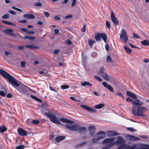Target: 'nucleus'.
<instances>
[{"mask_svg":"<svg viewBox=\"0 0 149 149\" xmlns=\"http://www.w3.org/2000/svg\"><path fill=\"white\" fill-rule=\"evenodd\" d=\"M115 138L112 137L104 139L102 141L103 144H106L107 143L111 144V148L115 145H120L119 146H124V147H129L130 145L125 144L124 139L120 136H118L116 141H114Z\"/></svg>","mask_w":149,"mask_h":149,"instance_id":"1","label":"nucleus"},{"mask_svg":"<svg viewBox=\"0 0 149 149\" xmlns=\"http://www.w3.org/2000/svg\"><path fill=\"white\" fill-rule=\"evenodd\" d=\"M0 74L5 79H7L10 84L15 88H17L16 87H19V82L8 72L2 69H0Z\"/></svg>","mask_w":149,"mask_h":149,"instance_id":"2","label":"nucleus"},{"mask_svg":"<svg viewBox=\"0 0 149 149\" xmlns=\"http://www.w3.org/2000/svg\"><path fill=\"white\" fill-rule=\"evenodd\" d=\"M148 111L147 108L144 107H138L137 109L136 106H134L132 109V114L136 116H141L145 117L146 116L145 115V111Z\"/></svg>","mask_w":149,"mask_h":149,"instance_id":"3","label":"nucleus"},{"mask_svg":"<svg viewBox=\"0 0 149 149\" xmlns=\"http://www.w3.org/2000/svg\"><path fill=\"white\" fill-rule=\"evenodd\" d=\"M45 114L49 118L50 120L53 123L58 125L61 124L60 120L55 115L49 113H45Z\"/></svg>","mask_w":149,"mask_h":149,"instance_id":"4","label":"nucleus"},{"mask_svg":"<svg viewBox=\"0 0 149 149\" xmlns=\"http://www.w3.org/2000/svg\"><path fill=\"white\" fill-rule=\"evenodd\" d=\"M101 37L102 38L104 42L106 43L107 41V36L106 33H97L95 34V38L96 41L99 42L101 41Z\"/></svg>","mask_w":149,"mask_h":149,"instance_id":"5","label":"nucleus"},{"mask_svg":"<svg viewBox=\"0 0 149 149\" xmlns=\"http://www.w3.org/2000/svg\"><path fill=\"white\" fill-rule=\"evenodd\" d=\"M120 39L126 43L128 40V38L124 29H122L120 34Z\"/></svg>","mask_w":149,"mask_h":149,"instance_id":"6","label":"nucleus"},{"mask_svg":"<svg viewBox=\"0 0 149 149\" xmlns=\"http://www.w3.org/2000/svg\"><path fill=\"white\" fill-rule=\"evenodd\" d=\"M65 126L68 129L74 132L78 131L79 127V126L78 125L71 124H66Z\"/></svg>","mask_w":149,"mask_h":149,"instance_id":"7","label":"nucleus"},{"mask_svg":"<svg viewBox=\"0 0 149 149\" xmlns=\"http://www.w3.org/2000/svg\"><path fill=\"white\" fill-rule=\"evenodd\" d=\"M100 72L101 74V76L102 77L107 81H109V77L107 74L104 71L103 67H101L100 69Z\"/></svg>","mask_w":149,"mask_h":149,"instance_id":"8","label":"nucleus"},{"mask_svg":"<svg viewBox=\"0 0 149 149\" xmlns=\"http://www.w3.org/2000/svg\"><path fill=\"white\" fill-rule=\"evenodd\" d=\"M111 18L115 26L118 25L119 24V22L117 18L116 17L113 12H111Z\"/></svg>","mask_w":149,"mask_h":149,"instance_id":"9","label":"nucleus"},{"mask_svg":"<svg viewBox=\"0 0 149 149\" xmlns=\"http://www.w3.org/2000/svg\"><path fill=\"white\" fill-rule=\"evenodd\" d=\"M80 107L90 112L95 113L96 112V110L94 109L90 108V107L85 105H80Z\"/></svg>","mask_w":149,"mask_h":149,"instance_id":"10","label":"nucleus"},{"mask_svg":"<svg viewBox=\"0 0 149 149\" xmlns=\"http://www.w3.org/2000/svg\"><path fill=\"white\" fill-rule=\"evenodd\" d=\"M95 135L96 137H97L100 140L104 138L106 136V134L104 132L101 131L98 132Z\"/></svg>","mask_w":149,"mask_h":149,"instance_id":"11","label":"nucleus"},{"mask_svg":"<svg viewBox=\"0 0 149 149\" xmlns=\"http://www.w3.org/2000/svg\"><path fill=\"white\" fill-rule=\"evenodd\" d=\"M17 132L21 136H26L27 135V133L26 131L21 128L18 129Z\"/></svg>","mask_w":149,"mask_h":149,"instance_id":"12","label":"nucleus"},{"mask_svg":"<svg viewBox=\"0 0 149 149\" xmlns=\"http://www.w3.org/2000/svg\"><path fill=\"white\" fill-rule=\"evenodd\" d=\"M104 86L109 89L111 92L113 93V88L109 84H107L106 82H104L102 83Z\"/></svg>","mask_w":149,"mask_h":149,"instance_id":"13","label":"nucleus"},{"mask_svg":"<svg viewBox=\"0 0 149 149\" xmlns=\"http://www.w3.org/2000/svg\"><path fill=\"white\" fill-rule=\"evenodd\" d=\"M107 136L109 137L120 135L119 133H117L116 132L113 131H109L107 132Z\"/></svg>","mask_w":149,"mask_h":149,"instance_id":"14","label":"nucleus"},{"mask_svg":"<svg viewBox=\"0 0 149 149\" xmlns=\"http://www.w3.org/2000/svg\"><path fill=\"white\" fill-rule=\"evenodd\" d=\"M88 130L89 132V134L91 136H93L95 133V130L94 127L93 126L89 127L88 128Z\"/></svg>","mask_w":149,"mask_h":149,"instance_id":"15","label":"nucleus"},{"mask_svg":"<svg viewBox=\"0 0 149 149\" xmlns=\"http://www.w3.org/2000/svg\"><path fill=\"white\" fill-rule=\"evenodd\" d=\"M23 16L24 18L29 19H33L35 18V16L33 15L24 14Z\"/></svg>","mask_w":149,"mask_h":149,"instance_id":"16","label":"nucleus"},{"mask_svg":"<svg viewBox=\"0 0 149 149\" xmlns=\"http://www.w3.org/2000/svg\"><path fill=\"white\" fill-rule=\"evenodd\" d=\"M3 32L12 36H16L15 34L12 33L13 32V31L12 29H6Z\"/></svg>","mask_w":149,"mask_h":149,"instance_id":"17","label":"nucleus"},{"mask_svg":"<svg viewBox=\"0 0 149 149\" xmlns=\"http://www.w3.org/2000/svg\"><path fill=\"white\" fill-rule=\"evenodd\" d=\"M78 130L80 133L84 134L87 131V129L84 127H79Z\"/></svg>","mask_w":149,"mask_h":149,"instance_id":"18","label":"nucleus"},{"mask_svg":"<svg viewBox=\"0 0 149 149\" xmlns=\"http://www.w3.org/2000/svg\"><path fill=\"white\" fill-rule=\"evenodd\" d=\"M60 120L63 122L65 123L72 124L74 123V122L72 121L68 120L64 118H61L60 119Z\"/></svg>","mask_w":149,"mask_h":149,"instance_id":"19","label":"nucleus"},{"mask_svg":"<svg viewBox=\"0 0 149 149\" xmlns=\"http://www.w3.org/2000/svg\"><path fill=\"white\" fill-rule=\"evenodd\" d=\"M126 94L128 96L131 97L134 99H136L137 97L136 95L130 91H127Z\"/></svg>","mask_w":149,"mask_h":149,"instance_id":"20","label":"nucleus"},{"mask_svg":"<svg viewBox=\"0 0 149 149\" xmlns=\"http://www.w3.org/2000/svg\"><path fill=\"white\" fill-rule=\"evenodd\" d=\"M129 149H145V148L141 146L136 147L135 146H130Z\"/></svg>","mask_w":149,"mask_h":149,"instance_id":"21","label":"nucleus"},{"mask_svg":"<svg viewBox=\"0 0 149 149\" xmlns=\"http://www.w3.org/2000/svg\"><path fill=\"white\" fill-rule=\"evenodd\" d=\"M65 137L63 136H59L56 137L55 140L56 142H59L60 141L64 140Z\"/></svg>","mask_w":149,"mask_h":149,"instance_id":"22","label":"nucleus"},{"mask_svg":"<svg viewBox=\"0 0 149 149\" xmlns=\"http://www.w3.org/2000/svg\"><path fill=\"white\" fill-rule=\"evenodd\" d=\"M25 47L27 48L33 49H38L39 48V47L38 46H33L31 45H26L25 46Z\"/></svg>","mask_w":149,"mask_h":149,"instance_id":"23","label":"nucleus"},{"mask_svg":"<svg viewBox=\"0 0 149 149\" xmlns=\"http://www.w3.org/2000/svg\"><path fill=\"white\" fill-rule=\"evenodd\" d=\"M141 44L143 45L148 46L149 45V41L148 40H144L141 42Z\"/></svg>","mask_w":149,"mask_h":149,"instance_id":"24","label":"nucleus"},{"mask_svg":"<svg viewBox=\"0 0 149 149\" xmlns=\"http://www.w3.org/2000/svg\"><path fill=\"white\" fill-rule=\"evenodd\" d=\"M105 146L100 149H110L111 148V144H109L108 143H107L105 144Z\"/></svg>","mask_w":149,"mask_h":149,"instance_id":"25","label":"nucleus"},{"mask_svg":"<svg viewBox=\"0 0 149 149\" xmlns=\"http://www.w3.org/2000/svg\"><path fill=\"white\" fill-rule=\"evenodd\" d=\"M104 106V104H103L100 103L94 106V108L97 109H100Z\"/></svg>","mask_w":149,"mask_h":149,"instance_id":"26","label":"nucleus"},{"mask_svg":"<svg viewBox=\"0 0 149 149\" xmlns=\"http://www.w3.org/2000/svg\"><path fill=\"white\" fill-rule=\"evenodd\" d=\"M19 88H17V89L19 91L22 92H24V89L26 88V87L23 85H19Z\"/></svg>","mask_w":149,"mask_h":149,"instance_id":"27","label":"nucleus"},{"mask_svg":"<svg viewBox=\"0 0 149 149\" xmlns=\"http://www.w3.org/2000/svg\"><path fill=\"white\" fill-rule=\"evenodd\" d=\"M81 85L82 86H85L86 85H88L90 87H91L92 86L91 84H90L89 82L87 81H86L81 83Z\"/></svg>","mask_w":149,"mask_h":149,"instance_id":"28","label":"nucleus"},{"mask_svg":"<svg viewBox=\"0 0 149 149\" xmlns=\"http://www.w3.org/2000/svg\"><path fill=\"white\" fill-rule=\"evenodd\" d=\"M129 137L130 139L132 140L135 141L138 140L139 139V138L135 137L134 136H132L131 135H129Z\"/></svg>","mask_w":149,"mask_h":149,"instance_id":"29","label":"nucleus"},{"mask_svg":"<svg viewBox=\"0 0 149 149\" xmlns=\"http://www.w3.org/2000/svg\"><path fill=\"white\" fill-rule=\"evenodd\" d=\"M123 47L127 53L130 54L131 52V49L127 46H123Z\"/></svg>","mask_w":149,"mask_h":149,"instance_id":"30","label":"nucleus"},{"mask_svg":"<svg viewBox=\"0 0 149 149\" xmlns=\"http://www.w3.org/2000/svg\"><path fill=\"white\" fill-rule=\"evenodd\" d=\"M30 97L31 98L34 99L35 100H36L37 101H38L39 102H42V101L41 100L39 99L37 97L34 96V95H30Z\"/></svg>","mask_w":149,"mask_h":149,"instance_id":"31","label":"nucleus"},{"mask_svg":"<svg viewBox=\"0 0 149 149\" xmlns=\"http://www.w3.org/2000/svg\"><path fill=\"white\" fill-rule=\"evenodd\" d=\"M99 140V139L97 137H96V135H95L92 139V141L93 143H96Z\"/></svg>","mask_w":149,"mask_h":149,"instance_id":"32","label":"nucleus"},{"mask_svg":"<svg viewBox=\"0 0 149 149\" xmlns=\"http://www.w3.org/2000/svg\"><path fill=\"white\" fill-rule=\"evenodd\" d=\"M4 54L5 55L9 57H11L13 56V54L10 52L5 51Z\"/></svg>","mask_w":149,"mask_h":149,"instance_id":"33","label":"nucleus"},{"mask_svg":"<svg viewBox=\"0 0 149 149\" xmlns=\"http://www.w3.org/2000/svg\"><path fill=\"white\" fill-rule=\"evenodd\" d=\"M132 104L134 105V106L139 105L140 106V105H142L143 104V103H138L134 101H133L132 102Z\"/></svg>","mask_w":149,"mask_h":149,"instance_id":"34","label":"nucleus"},{"mask_svg":"<svg viewBox=\"0 0 149 149\" xmlns=\"http://www.w3.org/2000/svg\"><path fill=\"white\" fill-rule=\"evenodd\" d=\"M6 131V128L3 126L0 127V131L1 133H3Z\"/></svg>","mask_w":149,"mask_h":149,"instance_id":"35","label":"nucleus"},{"mask_svg":"<svg viewBox=\"0 0 149 149\" xmlns=\"http://www.w3.org/2000/svg\"><path fill=\"white\" fill-rule=\"evenodd\" d=\"M24 39H28L29 40H33L35 39V37L33 36H26L22 38Z\"/></svg>","mask_w":149,"mask_h":149,"instance_id":"36","label":"nucleus"},{"mask_svg":"<svg viewBox=\"0 0 149 149\" xmlns=\"http://www.w3.org/2000/svg\"><path fill=\"white\" fill-rule=\"evenodd\" d=\"M95 42V41L92 40H89L88 41V43L91 47H92Z\"/></svg>","mask_w":149,"mask_h":149,"instance_id":"37","label":"nucleus"},{"mask_svg":"<svg viewBox=\"0 0 149 149\" xmlns=\"http://www.w3.org/2000/svg\"><path fill=\"white\" fill-rule=\"evenodd\" d=\"M86 143V142H83V143H80V144H79L76 146H75L76 148H78L79 147H81L83 146L84 145H85Z\"/></svg>","mask_w":149,"mask_h":149,"instance_id":"38","label":"nucleus"},{"mask_svg":"<svg viewBox=\"0 0 149 149\" xmlns=\"http://www.w3.org/2000/svg\"><path fill=\"white\" fill-rule=\"evenodd\" d=\"M106 26L108 29H109L110 28V24L109 22L107 20L106 21Z\"/></svg>","mask_w":149,"mask_h":149,"instance_id":"39","label":"nucleus"},{"mask_svg":"<svg viewBox=\"0 0 149 149\" xmlns=\"http://www.w3.org/2000/svg\"><path fill=\"white\" fill-rule=\"evenodd\" d=\"M25 147L24 145L18 146L15 147V149H24Z\"/></svg>","mask_w":149,"mask_h":149,"instance_id":"40","label":"nucleus"},{"mask_svg":"<svg viewBox=\"0 0 149 149\" xmlns=\"http://www.w3.org/2000/svg\"><path fill=\"white\" fill-rule=\"evenodd\" d=\"M9 16L8 14H6L4 15L2 17V18L3 19H7L9 18Z\"/></svg>","mask_w":149,"mask_h":149,"instance_id":"41","label":"nucleus"},{"mask_svg":"<svg viewBox=\"0 0 149 149\" xmlns=\"http://www.w3.org/2000/svg\"><path fill=\"white\" fill-rule=\"evenodd\" d=\"M69 87V86L67 85H63L61 86V88L62 89H67Z\"/></svg>","mask_w":149,"mask_h":149,"instance_id":"42","label":"nucleus"},{"mask_svg":"<svg viewBox=\"0 0 149 149\" xmlns=\"http://www.w3.org/2000/svg\"><path fill=\"white\" fill-rule=\"evenodd\" d=\"M94 77L95 79L100 82H101L102 81V79L98 76H94Z\"/></svg>","mask_w":149,"mask_h":149,"instance_id":"43","label":"nucleus"},{"mask_svg":"<svg viewBox=\"0 0 149 149\" xmlns=\"http://www.w3.org/2000/svg\"><path fill=\"white\" fill-rule=\"evenodd\" d=\"M7 92L6 91L4 92L2 91H0V95L3 97L5 96Z\"/></svg>","mask_w":149,"mask_h":149,"instance_id":"44","label":"nucleus"},{"mask_svg":"<svg viewBox=\"0 0 149 149\" xmlns=\"http://www.w3.org/2000/svg\"><path fill=\"white\" fill-rule=\"evenodd\" d=\"M127 130L131 131L132 132H133L134 131H136V130L133 129L132 127H127Z\"/></svg>","mask_w":149,"mask_h":149,"instance_id":"45","label":"nucleus"},{"mask_svg":"<svg viewBox=\"0 0 149 149\" xmlns=\"http://www.w3.org/2000/svg\"><path fill=\"white\" fill-rule=\"evenodd\" d=\"M86 24H84L83 27L81 29V31L83 32H85L86 31Z\"/></svg>","mask_w":149,"mask_h":149,"instance_id":"46","label":"nucleus"},{"mask_svg":"<svg viewBox=\"0 0 149 149\" xmlns=\"http://www.w3.org/2000/svg\"><path fill=\"white\" fill-rule=\"evenodd\" d=\"M39 123V121L37 120H34L32 121V123L34 124H37Z\"/></svg>","mask_w":149,"mask_h":149,"instance_id":"47","label":"nucleus"},{"mask_svg":"<svg viewBox=\"0 0 149 149\" xmlns=\"http://www.w3.org/2000/svg\"><path fill=\"white\" fill-rule=\"evenodd\" d=\"M26 62L25 61H22L21 62V66L22 67L24 68L25 67Z\"/></svg>","mask_w":149,"mask_h":149,"instance_id":"48","label":"nucleus"},{"mask_svg":"<svg viewBox=\"0 0 149 149\" xmlns=\"http://www.w3.org/2000/svg\"><path fill=\"white\" fill-rule=\"evenodd\" d=\"M45 16L47 18L49 17V13L47 12H43Z\"/></svg>","mask_w":149,"mask_h":149,"instance_id":"49","label":"nucleus"},{"mask_svg":"<svg viewBox=\"0 0 149 149\" xmlns=\"http://www.w3.org/2000/svg\"><path fill=\"white\" fill-rule=\"evenodd\" d=\"M107 61L108 62H110L111 61V59L110 57L108 56L107 57Z\"/></svg>","mask_w":149,"mask_h":149,"instance_id":"50","label":"nucleus"},{"mask_svg":"<svg viewBox=\"0 0 149 149\" xmlns=\"http://www.w3.org/2000/svg\"><path fill=\"white\" fill-rule=\"evenodd\" d=\"M34 5L36 6H42V4L38 2L36 3H35L34 4Z\"/></svg>","mask_w":149,"mask_h":149,"instance_id":"51","label":"nucleus"},{"mask_svg":"<svg viewBox=\"0 0 149 149\" xmlns=\"http://www.w3.org/2000/svg\"><path fill=\"white\" fill-rule=\"evenodd\" d=\"M76 0H72V2L71 5V6L72 7H73L76 4Z\"/></svg>","mask_w":149,"mask_h":149,"instance_id":"52","label":"nucleus"},{"mask_svg":"<svg viewBox=\"0 0 149 149\" xmlns=\"http://www.w3.org/2000/svg\"><path fill=\"white\" fill-rule=\"evenodd\" d=\"M18 22L20 23H24L27 22V20L26 19H24L22 20H19Z\"/></svg>","mask_w":149,"mask_h":149,"instance_id":"53","label":"nucleus"},{"mask_svg":"<svg viewBox=\"0 0 149 149\" xmlns=\"http://www.w3.org/2000/svg\"><path fill=\"white\" fill-rule=\"evenodd\" d=\"M115 95L121 96L123 98V97L122 94L121 93L119 92H117L115 94Z\"/></svg>","mask_w":149,"mask_h":149,"instance_id":"54","label":"nucleus"},{"mask_svg":"<svg viewBox=\"0 0 149 149\" xmlns=\"http://www.w3.org/2000/svg\"><path fill=\"white\" fill-rule=\"evenodd\" d=\"M133 37L134 38H140L139 37L138 35L136 33H133Z\"/></svg>","mask_w":149,"mask_h":149,"instance_id":"55","label":"nucleus"},{"mask_svg":"<svg viewBox=\"0 0 149 149\" xmlns=\"http://www.w3.org/2000/svg\"><path fill=\"white\" fill-rule=\"evenodd\" d=\"M20 30L24 32H26V33L28 31V30L25 28H21Z\"/></svg>","mask_w":149,"mask_h":149,"instance_id":"56","label":"nucleus"},{"mask_svg":"<svg viewBox=\"0 0 149 149\" xmlns=\"http://www.w3.org/2000/svg\"><path fill=\"white\" fill-rule=\"evenodd\" d=\"M73 15H69L66 16L65 17V18L66 19H69L72 17Z\"/></svg>","mask_w":149,"mask_h":149,"instance_id":"57","label":"nucleus"},{"mask_svg":"<svg viewBox=\"0 0 149 149\" xmlns=\"http://www.w3.org/2000/svg\"><path fill=\"white\" fill-rule=\"evenodd\" d=\"M8 12L12 15H15L16 14L15 12L13 10H8Z\"/></svg>","mask_w":149,"mask_h":149,"instance_id":"58","label":"nucleus"},{"mask_svg":"<svg viewBox=\"0 0 149 149\" xmlns=\"http://www.w3.org/2000/svg\"><path fill=\"white\" fill-rule=\"evenodd\" d=\"M126 101L127 102H132L133 101L129 97H127L126 98Z\"/></svg>","mask_w":149,"mask_h":149,"instance_id":"59","label":"nucleus"},{"mask_svg":"<svg viewBox=\"0 0 149 149\" xmlns=\"http://www.w3.org/2000/svg\"><path fill=\"white\" fill-rule=\"evenodd\" d=\"M6 24L8 25H11L12 26H15L16 25L15 24H13V23H12L10 22H7Z\"/></svg>","mask_w":149,"mask_h":149,"instance_id":"60","label":"nucleus"},{"mask_svg":"<svg viewBox=\"0 0 149 149\" xmlns=\"http://www.w3.org/2000/svg\"><path fill=\"white\" fill-rule=\"evenodd\" d=\"M105 48L106 50L108 51L109 50V46L108 44H107L105 45Z\"/></svg>","mask_w":149,"mask_h":149,"instance_id":"61","label":"nucleus"},{"mask_svg":"<svg viewBox=\"0 0 149 149\" xmlns=\"http://www.w3.org/2000/svg\"><path fill=\"white\" fill-rule=\"evenodd\" d=\"M6 96L8 98H10L12 97V95L11 94L9 93L7 94Z\"/></svg>","mask_w":149,"mask_h":149,"instance_id":"62","label":"nucleus"},{"mask_svg":"<svg viewBox=\"0 0 149 149\" xmlns=\"http://www.w3.org/2000/svg\"><path fill=\"white\" fill-rule=\"evenodd\" d=\"M54 19H55V20H58L60 19V18L59 17H58L57 16H55L54 17Z\"/></svg>","mask_w":149,"mask_h":149,"instance_id":"63","label":"nucleus"},{"mask_svg":"<svg viewBox=\"0 0 149 149\" xmlns=\"http://www.w3.org/2000/svg\"><path fill=\"white\" fill-rule=\"evenodd\" d=\"M59 51V49H55L54 52V53L55 54H57L58 53Z\"/></svg>","mask_w":149,"mask_h":149,"instance_id":"64","label":"nucleus"}]
</instances>
